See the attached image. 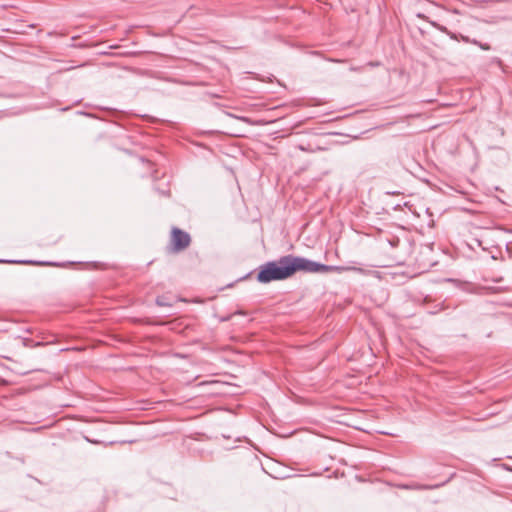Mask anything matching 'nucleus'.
Listing matches in <instances>:
<instances>
[{"label": "nucleus", "mask_w": 512, "mask_h": 512, "mask_svg": "<svg viewBox=\"0 0 512 512\" xmlns=\"http://www.w3.org/2000/svg\"><path fill=\"white\" fill-rule=\"evenodd\" d=\"M284 259H286L289 276H292L297 271H305L310 273H341L343 271L351 269L343 266L325 265L311 261L303 257H297L293 255L284 256Z\"/></svg>", "instance_id": "obj_1"}, {"label": "nucleus", "mask_w": 512, "mask_h": 512, "mask_svg": "<svg viewBox=\"0 0 512 512\" xmlns=\"http://www.w3.org/2000/svg\"><path fill=\"white\" fill-rule=\"evenodd\" d=\"M290 277L286 259L284 256L278 261L267 262L259 267L257 280L260 283H269L271 281L283 280Z\"/></svg>", "instance_id": "obj_2"}, {"label": "nucleus", "mask_w": 512, "mask_h": 512, "mask_svg": "<svg viewBox=\"0 0 512 512\" xmlns=\"http://www.w3.org/2000/svg\"><path fill=\"white\" fill-rule=\"evenodd\" d=\"M191 243L190 235L180 228L173 227L171 230L170 244L172 252H180L189 247Z\"/></svg>", "instance_id": "obj_3"}, {"label": "nucleus", "mask_w": 512, "mask_h": 512, "mask_svg": "<svg viewBox=\"0 0 512 512\" xmlns=\"http://www.w3.org/2000/svg\"><path fill=\"white\" fill-rule=\"evenodd\" d=\"M461 40L465 43H470V44H473V45H477L478 47H480L482 50H485V51H489L491 49V46L487 43H481L479 41H477L476 39H471L469 38L468 36H465V35H461L460 36Z\"/></svg>", "instance_id": "obj_4"}, {"label": "nucleus", "mask_w": 512, "mask_h": 512, "mask_svg": "<svg viewBox=\"0 0 512 512\" xmlns=\"http://www.w3.org/2000/svg\"><path fill=\"white\" fill-rule=\"evenodd\" d=\"M23 264H32V265H46L44 262H35V261H22Z\"/></svg>", "instance_id": "obj_5"}, {"label": "nucleus", "mask_w": 512, "mask_h": 512, "mask_svg": "<svg viewBox=\"0 0 512 512\" xmlns=\"http://www.w3.org/2000/svg\"><path fill=\"white\" fill-rule=\"evenodd\" d=\"M156 302L160 306H164L165 305L164 300H161L160 298H157Z\"/></svg>", "instance_id": "obj_6"}, {"label": "nucleus", "mask_w": 512, "mask_h": 512, "mask_svg": "<svg viewBox=\"0 0 512 512\" xmlns=\"http://www.w3.org/2000/svg\"><path fill=\"white\" fill-rule=\"evenodd\" d=\"M432 25H433V26H435V27H437L436 23H432ZM438 28H439L440 30H442V31H446V29H445V28H442V27H439V26H438Z\"/></svg>", "instance_id": "obj_7"}, {"label": "nucleus", "mask_w": 512, "mask_h": 512, "mask_svg": "<svg viewBox=\"0 0 512 512\" xmlns=\"http://www.w3.org/2000/svg\"><path fill=\"white\" fill-rule=\"evenodd\" d=\"M418 17L422 18V19H425V17L423 15H421V14H418Z\"/></svg>", "instance_id": "obj_8"}, {"label": "nucleus", "mask_w": 512, "mask_h": 512, "mask_svg": "<svg viewBox=\"0 0 512 512\" xmlns=\"http://www.w3.org/2000/svg\"><path fill=\"white\" fill-rule=\"evenodd\" d=\"M351 70L353 71H358L359 69L358 68H355V67H352Z\"/></svg>", "instance_id": "obj_9"}]
</instances>
